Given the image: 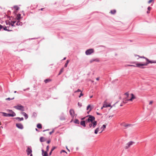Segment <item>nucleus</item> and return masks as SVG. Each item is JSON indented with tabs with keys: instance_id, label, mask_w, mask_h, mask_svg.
Here are the masks:
<instances>
[{
	"instance_id": "1a4fd4ad",
	"label": "nucleus",
	"mask_w": 156,
	"mask_h": 156,
	"mask_svg": "<svg viewBox=\"0 0 156 156\" xmlns=\"http://www.w3.org/2000/svg\"><path fill=\"white\" fill-rule=\"evenodd\" d=\"M3 114V115L5 117H14L15 116V115L10 114L9 113H6L5 112H2Z\"/></svg>"
},
{
	"instance_id": "052dcab7",
	"label": "nucleus",
	"mask_w": 156,
	"mask_h": 156,
	"mask_svg": "<svg viewBox=\"0 0 156 156\" xmlns=\"http://www.w3.org/2000/svg\"><path fill=\"white\" fill-rule=\"evenodd\" d=\"M69 61L68 60H67V61H66V63H67V64H68V63H69Z\"/></svg>"
},
{
	"instance_id": "e2e57ef3",
	"label": "nucleus",
	"mask_w": 156,
	"mask_h": 156,
	"mask_svg": "<svg viewBox=\"0 0 156 156\" xmlns=\"http://www.w3.org/2000/svg\"><path fill=\"white\" fill-rule=\"evenodd\" d=\"M44 8H41V10H43V9H44Z\"/></svg>"
},
{
	"instance_id": "9d476101",
	"label": "nucleus",
	"mask_w": 156,
	"mask_h": 156,
	"mask_svg": "<svg viewBox=\"0 0 156 156\" xmlns=\"http://www.w3.org/2000/svg\"><path fill=\"white\" fill-rule=\"evenodd\" d=\"M69 113L71 117L73 118L74 116L75 112L74 110L73 109H70L69 111Z\"/></svg>"
},
{
	"instance_id": "79ce46f5",
	"label": "nucleus",
	"mask_w": 156,
	"mask_h": 156,
	"mask_svg": "<svg viewBox=\"0 0 156 156\" xmlns=\"http://www.w3.org/2000/svg\"><path fill=\"white\" fill-rule=\"evenodd\" d=\"M62 152H65V153H66V154H67V153L64 150H62L60 152V153H61Z\"/></svg>"
},
{
	"instance_id": "f03ea898",
	"label": "nucleus",
	"mask_w": 156,
	"mask_h": 156,
	"mask_svg": "<svg viewBox=\"0 0 156 156\" xmlns=\"http://www.w3.org/2000/svg\"><path fill=\"white\" fill-rule=\"evenodd\" d=\"M86 117H88L87 119L86 120V123H88L89 122H93L95 120V118L94 116L90 115H89L86 116Z\"/></svg>"
},
{
	"instance_id": "2eb2a0df",
	"label": "nucleus",
	"mask_w": 156,
	"mask_h": 156,
	"mask_svg": "<svg viewBox=\"0 0 156 156\" xmlns=\"http://www.w3.org/2000/svg\"><path fill=\"white\" fill-rule=\"evenodd\" d=\"M42 154L43 156H48L47 151H45L43 149L42 150Z\"/></svg>"
},
{
	"instance_id": "c85d7f7f",
	"label": "nucleus",
	"mask_w": 156,
	"mask_h": 156,
	"mask_svg": "<svg viewBox=\"0 0 156 156\" xmlns=\"http://www.w3.org/2000/svg\"><path fill=\"white\" fill-rule=\"evenodd\" d=\"M37 127L39 129H41L42 126L41 124L38 123L37 125Z\"/></svg>"
},
{
	"instance_id": "423d86ee",
	"label": "nucleus",
	"mask_w": 156,
	"mask_h": 156,
	"mask_svg": "<svg viewBox=\"0 0 156 156\" xmlns=\"http://www.w3.org/2000/svg\"><path fill=\"white\" fill-rule=\"evenodd\" d=\"M127 98H124L123 99V102L124 103H127L129 101H132L135 98H130L129 99H126Z\"/></svg>"
},
{
	"instance_id": "39448f33",
	"label": "nucleus",
	"mask_w": 156,
	"mask_h": 156,
	"mask_svg": "<svg viewBox=\"0 0 156 156\" xmlns=\"http://www.w3.org/2000/svg\"><path fill=\"white\" fill-rule=\"evenodd\" d=\"M125 97L127 98H135V96L133 94H129L128 92H126L124 94Z\"/></svg>"
},
{
	"instance_id": "5fc2aeb1",
	"label": "nucleus",
	"mask_w": 156,
	"mask_h": 156,
	"mask_svg": "<svg viewBox=\"0 0 156 156\" xmlns=\"http://www.w3.org/2000/svg\"><path fill=\"white\" fill-rule=\"evenodd\" d=\"M7 26H6V27H7V28H8V29H9V26H8V25H7Z\"/></svg>"
},
{
	"instance_id": "69168bd1",
	"label": "nucleus",
	"mask_w": 156,
	"mask_h": 156,
	"mask_svg": "<svg viewBox=\"0 0 156 156\" xmlns=\"http://www.w3.org/2000/svg\"><path fill=\"white\" fill-rule=\"evenodd\" d=\"M66 59V57H65V58H64V59H63V60H65V59Z\"/></svg>"
},
{
	"instance_id": "3c124183",
	"label": "nucleus",
	"mask_w": 156,
	"mask_h": 156,
	"mask_svg": "<svg viewBox=\"0 0 156 156\" xmlns=\"http://www.w3.org/2000/svg\"><path fill=\"white\" fill-rule=\"evenodd\" d=\"M67 65H68V64H67V63H66L65 64V65H64V67H67Z\"/></svg>"
},
{
	"instance_id": "aec40b11",
	"label": "nucleus",
	"mask_w": 156,
	"mask_h": 156,
	"mask_svg": "<svg viewBox=\"0 0 156 156\" xmlns=\"http://www.w3.org/2000/svg\"><path fill=\"white\" fill-rule=\"evenodd\" d=\"M16 119L18 120L19 121H23V117L20 118L19 117H17L15 118Z\"/></svg>"
},
{
	"instance_id": "37998d69",
	"label": "nucleus",
	"mask_w": 156,
	"mask_h": 156,
	"mask_svg": "<svg viewBox=\"0 0 156 156\" xmlns=\"http://www.w3.org/2000/svg\"><path fill=\"white\" fill-rule=\"evenodd\" d=\"M54 132V130L53 129V130L51 132H49V134L50 135H51Z\"/></svg>"
},
{
	"instance_id": "e433bc0d",
	"label": "nucleus",
	"mask_w": 156,
	"mask_h": 156,
	"mask_svg": "<svg viewBox=\"0 0 156 156\" xmlns=\"http://www.w3.org/2000/svg\"><path fill=\"white\" fill-rule=\"evenodd\" d=\"M14 98H6L5 100L7 101H10V100L13 99Z\"/></svg>"
},
{
	"instance_id": "bf43d9fd",
	"label": "nucleus",
	"mask_w": 156,
	"mask_h": 156,
	"mask_svg": "<svg viewBox=\"0 0 156 156\" xmlns=\"http://www.w3.org/2000/svg\"><path fill=\"white\" fill-rule=\"evenodd\" d=\"M99 78L98 77V78H96V80H99Z\"/></svg>"
},
{
	"instance_id": "4468645a",
	"label": "nucleus",
	"mask_w": 156,
	"mask_h": 156,
	"mask_svg": "<svg viewBox=\"0 0 156 156\" xmlns=\"http://www.w3.org/2000/svg\"><path fill=\"white\" fill-rule=\"evenodd\" d=\"M134 143L133 141H130L127 144V146H126L125 147V149H127L131 145H132L133 143Z\"/></svg>"
},
{
	"instance_id": "72a5a7b5",
	"label": "nucleus",
	"mask_w": 156,
	"mask_h": 156,
	"mask_svg": "<svg viewBox=\"0 0 156 156\" xmlns=\"http://www.w3.org/2000/svg\"><path fill=\"white\" fill-rule=\"evenodd\" d=\"M14 8L16 10H18L19 9V8L17 6H14Z\"/></svg>"
},
{
	"instance_id": "20e7f679",
	"label": "nucleus",
	"mask_w": 156,
	"mask_h": 156,
	"mask_svg": "<svg viewBox=\"0 0 156 156\" xmlns=\"http://www.w3.org/2000/svg\"><path fill=\"white\" fill-rule=\"evenodd\" d=\"M14 108L16 109L21 111H24V107L21 105H18L16 106H14Z\"/></svg>"
},
{
	"instance_id": "09e8293b",
	"label": "nucleus",
	"mask_w": 156,
	"mask_h": 156,
	"mask_svg": "<svg viewBox=\"0 0 156 156\" xmlns=\"http://www.w3.org/2000/svg\"><path fill=\"white\" fill-rule=\"evenodd\" d=\"M153 103V101H151L150 102H149V105H151L152 103Z\"/></svg>"
},
{
	"instance_id": "f257e3e1",
	"label": "nucleus",
	"mask_w": 156,
	"mask_h": 156,
	"mask_svg": "<svg viewBox=\"0 0 156 156\" xmlns=\"http://www.w3.org/2000/svg\"><path fill=\"white\" fill-rule=\"evenodd\" d=\"M142 59L140 60V63H137L136 64V66L141 68V66H147L149 63H156L155 61H150L149 59L144 56H141L140 57Z\"/></svg>"
},
{
	"instance_id": "774afa93",
	"label": "nucleus",
	"mask_w": 156,
	"mask_h": 156,
	"mask_svg": "<svg viewBox=\"0 0 156 156\" xmlns=\"http://www.w3.org/2000/svg\"><path fill=\"white\" fill-rule=\"evenodd\" d=\"M92 97H93V96H90V98H92Z\"/></svg>"
},
{
	"instance_id": "c9c22d12",
	"label": "nucleus",
	"mask_w": 156,
	"mask_h": 156,
	"mask_svg": "<svg viewBox=\"0 0 156 156\" xmlns=\"http://www.w3.org/2000/svg\"><path fill=\"white\" fill-rule=\"evenodd\" d=\"M78 105L80 108L82 106V104L79 103V102L78 103Z\"/></svg>"
},
{
	"instance_id": "a18cd8bd",
	"label": "nucleus",
	"mask_w": 156,
	"mask_h": 156,
	"mask_svg": "<svg viewBox=\"0 0 156 156\" xmlns=\"http://www.w3.org/2000/svg\"><path fill=\"white\" fill-rule=\"evenodd\" d=\"M151 8L150 6H149L147 8V9L149 11H150V10H151Z\"/></svg>"
},
{
	"instance_id": "680f3d73",
	"label": "nucleus",
	"mask_w": 156,
	"mask_h": 156,
	"mask_svg": "<svg viewBox=\"0 0 156 156\" xmlns=\"http://www.w3.org/2000/svg\"><path fill=\"white\" fill-rule=\"evenodd\" d=\"M36 115V113H33V115Z\"/></svg>"
},
{
	"instance_id": "4c0bfd02",
	"label": "nucleus",
	"mask_w": 156,
	"mask_h": 156,
	"mask_svg": "<svg viewBox=\"0 0 156 156\" xmlns=\"http://www.w3.org/2000/svg\"><path fill=\"white\" fill-rule=\"evenodd\" d=\"M49 149V146L48 145L46 147V151H47V152H48V151Z\"/></svg>"
},
{
	"instance_id": "8fccbe9b",
	"label": "nucleus",
	"mask_w": 156,
	"mask_h": 156,
	"mask_svg": "<svg viewBox=\"0 0 156 156\" xmlns=\"http://www.w3.org/2000/svg\"><path fill=\"white\" fill-rule=\"evenodd\" d=\"M3 27L1 24H0V30H1V29L3 28Z\"/></svg>"
},
{
	"instance_id": "ea45409f",
	"label": "nucleus",
	"mask_w": 156,
	"mask_h": 156,
	"mask_svg": "<svg viewBox=\"0 0 156 156\" xmlns=\"http://www.w3.org/2000/svg\"><path fill=\"white\" fill-rule=\"evenodd\" d=\"M154 0H150L148 1V4H150L152 2H154Z\"/></svg>"
},
{
	"instance_id": "0e129e2a",
	"label": "nucleus",
	"mask_w": 156,
	"mask_h": 156,
	"mask_svg": "<svg viewBox=\"0 0 156 156\" xmlns=\"http://www.w3.org/2000/svg\"><path fill=\"white\" fill-rule=\"evenodd\" d=\"M36 130L37 131H38V130L37 129V128H36Z\"/></svg>"
},
{
	"instance_id": "f8f14e48",
	"label": "nucleus",
	"mask_w": 156,
	"mask_h": 156,
	"mask_svg": "<svg viewBox=\"0 0 156 156\" xmlns=\"http://www.w3.org/2000/svg\"><path fill=\"white\" fill-rule=\"evenodd\" d=\"M16 126L19 129H22L23 128V125L21 123H16Z\"/></svg>"
},
{
	"instance_id": "9b49d317",
	"label": "nucleus",
	"mask_w": 156,
	"mask_h": 156,
	"mask_svg": "<svg viewBox=\"0 0 156 156\" xmlns=\"http://www.w3.org/2000/svg\"><path fill=\"white\" fill-rule=\"evenodd\" d=\"M80 92V95L78 96L79 98H80L81 96L83 95V94L81 92V90L79 89H78L77 90L75 91L74 92L75 93H76L78 94H79Z\"/></svg>"
},
{
	"instance_id": "c756f323",
	"label": "nucleus",
	"mask_w": 156,
	"mask_h": 156,
	"mask_svg": "<svg viewBox=\"0 0 156 156\" xmlns=\"http://www.w3.org/2000/svg\"><path fill=\"white\" fill-rule=\"evenodd\" d=\"M99 128L98 127L97 128L94 130V133L95 134H97L98 133V132L99 131Z\"/></svg>"
},
{
	"instance_id": "5701e85b",
	"label": "nucleus",
	"mask_w": 156,
	"mask_h": 156,
	"mask_svg": "<svg viewBox=\"0 0 156 156\" xmlns=\"http://www.w3.org/2000/svg\"><path fill=\"white\" fill-rule=\"evenodd\" d=\"M16 18L17 20H19L21 18V15L20 14H17Z\"/></svg>"
},
{
	"instance_id": "6ab92c4d",
	"label": "nucleus",
	"mask_w": 156,
	"mask_h": 156,
	"mask_svg": "<svg viewBox=\"0 0 156 156\" xmlns=\"http://www.w3.org/2000/svg\"><path fill=\"white\" fill-rule=\"evenodd\" d=\"M99 60L98 59L96 58V59H92L90 61V63H91L94 61L98 62H99Z\"/></svg>"
},
{
	"instance_id": "de8ad7c7",
	"label": "nucleus",
	"mask_w": 156,
	"mask_h": 156,
	"mask_svg": "<svg viewBox=\"0 0 156 156\" xmlns=\"http://www.w3.org/2000/svg\"><path fill=\"white\" fill-rule=\"evenodd\" d=\"M50 142H51V140H48L47 141V143L48 144H49L50 143Z\"/></svg>"
},
{
	"instance_id": "ddd939ff",
	"label": "nucleus",
	"mask_w": 156,
	"mask_h": 156,
	"mask_svg": "<svg viewBox=\"0 0 156 156\" xmlns=\"http://www.w3.org/2000/svg\"><path fill=\"white\" fill-rule=\"evenodd\" d=\"M26 152L27 153V155H29L32 152V150L31 148H30L29 147H28L27 148V149L26 150Z\"/></svg>"
},
{
	"instance_id": "603ef678",
	"label": "nucleus",
	"mask_w": 156,
	"mask_h": 156,
	"mask_svg": "<svg viewBox=\"0 0 156 156\" xmlns=\"http://www.w3.org/2000/svg\"><path fill=\"white\" fill-rule=\"evenodd\" d=\"M52 151L51 150V151L50 152L49 154V155H51V154H52Z\"/></svg>"
},
{
	"instance_id": "a19ab883",
	"label": "nucleus",
	"mask_w": 156,
	"mask_h": 156,
	"mask_svg": "<svg viewBox=\"0 0 156 156\" xmlns=\"http://www.w3.org/2000/svg\"><path fill=\"white\" fill-rule=\"evenodd\" d=\"M92 108H90V109H89V111L87 112V113L88 114H89L90 112L91 111V110H92Z\"/></svg>"
},
{
	"instance_id": "6e6552de",
	"label": "nucleus",
	"mask_w": 156,
	"mask_h": 156,
	"mask_svg": "<svg viewBox=\"0 0 156 156\" xmlns=\"http://www.w3.org/2000/svg\"><path fill=\"white\" fill-rule=\"evenodd\" d=\"M94 50L93 49H90L87 50L86 51V54L87 55H89L93 53Z\"/></svg>"
},
{
	"instance_id": "338daca9",
	"label": "nucleus",
	"mask_w": 156,
	"mask_h": 156,
	"mask_svg": "<svg viewBox=\"0 0 156 156\" xmlns=\"http://www.w3.org/2000/svg\"><path fill=\"white\" fill-rule=\"evenodd\" d=\"M30 156H33V155H32V154H30Z\"/></svg>"
},
{
	"instance_id": "13d9d810",
	"label": "nucleus",
	"mask_w": 156,
	"mask_h": 156,
	"mask_svg": "<svg viewBox=\"0 0 156 156\" xmlns=\"http://www.w3.org/2000/svg\"><path fill=\"white\" fill-rule=\"evenodd\" d=\"M86 117H83V118H82L81 119L82 120H83L85 119V118Z\"/></svg>"
},
{
	"instance_id": "4be33fe9",
	"label": "nucleus",
	"mask_w": 156,
	"mask_h": 156,
	"mask_svg": "<svg viewBox=\"0 0 156 156\" xmlns=\"http://www.w3.org/2000/svg\"><path fill=\"white\" fill-rule=\"evenodd\" d=\"M40 141L42 142L45 141L46 140V139L43 137H41L40 138Z\"/></svg>"
},
{
	"instance_id": "6e6d98bb",
	"label": "nucleus",
	"mask_w": 156,
	"mask_h": 156,
	"mask_svg": "<svg viewBox=\"0 0 156 156\" xmlns=\"http://www.w3.org/2000/svg\"><path fill=\"white\" fill-rule=\"evenodd\" d=\"M134 56H135V57L138 56V57H139V58H140V56L139 55H134Z\"/></svg>"
},
{
	"instance_id": "0eeeda50",
	"label": "nucleus",
	"mask_w": 156,
	"mask_h": 156,
	"mask_svg": "<svg viewBox=\"0 0 156 156\" xmlns=\"http://www.w3.org/2000/svg\"><path fill=\"white\" fill-rule=\"evenodd\" d=\"M6 25H8L9 24V26L11 25L12 27L14 26V24L16 23V21H12L11 22V23L9 21H6Z\"/></svg>"
},
{
	"instance_id": "c03bdc74",
	"label": "nucleus",
	"mask_w": 156,
	"mask_h": 156,
	"mask_svg": "<svg viewBox=\"0 0 156 156\" xmlns=\"http://www.w3.org/2000/svg\"><path fill=\"white\" fill-rule=\"evenodd\" d=\"M128 66H133V67H137L136 66H134V65H128Z\"/></svg>"
},
{
	"instance_id": "7c9ffc66",
	"label": "nucleus",
	"mask_w": 156,
	"mask_h": 156,
	"mask_svg": "<svg viewBox=\"0 0 156 156\" xmlns=\"http://www.w3.org/2000/svg\"><path fill=\"white\" fill-rule=\"evenodd\" d=\"M3 29L7 31H12L11 30H9V29H7V27H6V26L3 27Z\"/></svg>"
},
{
	"instance_id": "473e14b6",
	"label": "nucleus",
	"mask_w": 156,
	"mask_h": 156,
	"mask_svg": "<svg viewBox=\"0 0 156 156\" xmlns=\"http://www.w3.org/2000/svg\"><path fill=\"white\" fill-rule=\"evenodd\" d=\"M132 125L131 124H125L124 125V126L126 127H127L129 126H130Z\"/></svg>"
},
{
	"instance_id": "a878e982",
	"label": "nucleus",
	"mask_w": 156,
	"mask_h": 156,
	"mask_svg": "<svg viewBox=\"0 0 156 156\" xmlns=\"http://www.w3.org/2000/svg\"><path fill=\"white\" fill-rule=\"evenodd\" d=\"M116 12V10H111L110 13L112 14H114Z\"/></svg>"
},
{
	"instance_id": "2f4dec72",
	"label": "nucleus",
	"mask_w": 156,
	"mask_h": 156,
	"mask_svg": "<svg viewBox=\"0 0 156 156\" xmlns=\"http://www.w3.org/2000/svg\"><path fill=\"white\" fill-rule=\"evenodd\" d=\"M64 68H62L60 70V71L59 72V73L58 74V75H60L62 72H63L64 71Z\"/></svg>"
},
{
	"instance_id": "bb28decb",
	"label": "nucleus",
	"mask_w": 156,
	"mask_h": 156,
	"mask_svg": "<svg viewBox=\"0 0 156 156\" xmlns=\"http://www.w3.org/2000/svg\"><path fill=\"white\" fill-rule=\"evenodd\" d=\"M51 81L50 79H46L44 80V82L45 83H47Z\"/></svg>"
},
{
	"instance_id": "f704fd0d",
	"label": "nucleus",
	"mask_w": 156,
	"mask_h": 156,
	"mask_svg": "<svg viewBox=\"0 0 156 156\" xmlns=\"http://www.w3.org/2000/svg\"><path fill=\"white\" fill-rule=\"evenodd\" d=\"M90 108H92L91 107L90 105H89L87 107V110H88L89 109H90Z\"/></svg>"
},
{
	"instance_id": "7ed1b4c3",
	"label": "nucleus",
	"mask_w": 156,
	"mask_h": 156,
	"mask_svg": "<svg viewBox=\"0 0 156 156\" xmlns=\"http://www.w3.org/2000/svg\"><path fill=\"white\" fill-rule=\"evenodd\" d=\"M97 121H94L93 122H91L90 123L89 125L88 128H94L97 125Z\"/></svg>"
},
{
	"instance_id": "58836bf2",
	"label": "nucleus",
	"mask_w": 156,
	"mask_h": 156,
	"mask_svg": "<svg viewBox=\"0 0 156 156\" xmlns=\"http://www.w3.org/2000/svg\"><path fill=\"white\" fill-rule=\"evenodd\" d=\"M56 148H57V147H55V146L53 147L51 150L52 151H53Z\"/></svg>"
},
{
	"instance_id": "a211bd4d",
	"label": "nucleus",
	"mask_w": 156,
	"mask_h": 156,
	"mask_svg": "<svg viewBox=\"0 0 156 156\" xmlns=\"http://www.w3.org/2000/svg\"><path fill=\"white\" fill-rule=\"evenodd\" d=\"M21 114L25 116L26 119L28 118V115L25 112H21Z\"/></svg>"
},
{
	"instance_id": "b1692460",
	"label": "nucleus",
	"mask_w": 156,
	"mask_h": 156,
	"mask_svg": "<svg viewBox=\"0 0 156 156\" xmlns=\"http://www.w3.org/2000/svg\"><path fill=\"white\" fill-rule=\"evenodd\" d=\"M106 126L105 125H103L101 128V129H102L100 133H101L103 131H104V129L106 128Z\"/></svg>"
},
{
	"instance_id": "f3484780",
	"label": "nucleus",
	"mask_w": 156,
	"mask_h": 156,
	"mask_svg": "<svg viewBox=\"0 0 156 156\" xmlns=\"http://www.w3.org/2000/svg\"><path fill=\"white\" fill-rule=\"evenodd\" d=\"M107 103V100H105L104 101V104L103 105V107H111V108H112V106H111V105L110 104H108V105H106L105 104H106Z\"/></svg>"
},
{
	"instance_id": "864d4df0",
	"label": "nucleus",
	"mask_w": 156,
	"mask_h": 156,
	"mask_svg": "<svg viewBox=\"0 0 156 156\" xmlns=\"http://www.w3.org/2000/svg\"><path fill=\"white\" fill-rule=\"evenodd\" d=\"M49 130V129H46V130H43V132H44L46 131H48Z\"/></svg>"
},
{
	"instance_id": "412c9836",
	"label": "nucleus",
	"mask_w": 156,
	"mask_h": 156,
	"mask_svg": "<svg viewBox=\"0 0 156 156\" xmlns=\"http://www.w3.org/2000/svg\"><path fill=\"white\" fill-rule=\"evenodd\" d=\"M22 25V23L20 22L19 20H18L16 23V25L17 26H21Z\"/></svg>"
},
{
	"instance_id": "393cba45",
	"label": "nucleus",
	"mask_w": 156,
	"mask_h": 156,
	"mask_svg": "<svg viewBox=\"0 0 156 156\" xmlns=\"http://www.w3.org/2000/svg\"><path fill=\"white\" fill-rule=\"evenodd\" d=\"M74 123L75 124H79L80 121L79 120L77 119H76L74 121Z\"/></svg>"
},
{
	"instance_id": "dca6fc26",
	"label": "nucleus",
	"mask_w": 156,
	"mask_h": 156,
	"mask_svg": "<svg viewBox=\"0 0 156 156\" xmlns=\"http://www.w3.org/2000/svg\"><path fill=\"white\" fill-rule=\"evenodd\" d=\"M86 120H83L81 121L80 122V124L83 127H85L86 126Z\"/></svg>"
},
{
	"instance_id": "cd10ccee",
	"label": "nucleus",
	"mask_w": 156,
	"mask_h": 156,
	"mask_svg": "<svg viewBox=\"0 0 156 156\" xmlns=\"http://www.w3.org/2000/svg\"><path fill=\"white\" fill-rule=\"evenodd\" d=\"M8 111L9 112L11 113H9L10 114L15 115V116L16 115V114L14 112H13L12 110H9Z\"/></svg>"
},
{
	"instance_id": "4d7b16f0",
	"label": "nucleus",
	"mask_w": 156,
	"mask_h": 156,
	"mask_svg": "<svg viewBox=\"0 0 156 156\" xmlns=\"http://www.w3.org/2000/svg\"><path fill=\"white\" fill-rule=\"evenodd\" d=\"M147 14H149L150 13V11H149L148 10V11H147Z\"/></svg>"
},
{
	"instance_id": "49530a36",
	"label": "nucleus",
	"mask_w": 156,
	"mask_h": 156,
	"mask_svg": "<svg viewBox=\"0 0 156 156\" xmlns=\"http://www.w3.org/2000/svg\"><path fill=\"white\" fill-rule=\"evenodd\" d=\"M96 114L98 115H101L102 114H101L98 112H96Z\"/></svg>"
}]
</instances>
